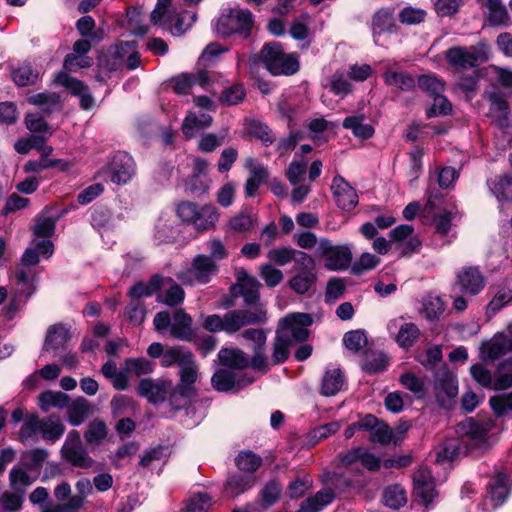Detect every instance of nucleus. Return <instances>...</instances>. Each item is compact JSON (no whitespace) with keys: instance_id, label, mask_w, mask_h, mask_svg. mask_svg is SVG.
Returning <instances> with one entry per match:
<instances>
[{"instance_id":"1","label":"nucleus","mask_w":512,"mask_h":512,"mask_svg":"<svg viewBox=\"0 0 512 512\" xmlns=\"http://www.w3.org/2000/svg\"><path fill=\"white\" fill-rule=\"evenodd\" d=\"M339 462L340 467L345 471L342 474L333 473L328 477V482L343 492H360L366 486V480L359 464L369 471H377L381 466V459L363 447L353 448L340 454Z\"/></svg>"},{"instance_id":"2","label":"nucleus","mask_w":512,"mask_h":512,"mask_svg":"<svg viewBox=\"0 0 512 512\" xmlns=\"http://www.w3.org/2000/svg\"><path fill=\"white\" fill-rule=\"evenodd\" d=\"M65 432V426L56 415H49L39 418L32 414L27 416L19 432V439L22 443L36 441L39 436L49 442H56Z\"/></svg>"},{"instance_id":"3","label":"nucleus","mask_w":512,"mask_h":512,"mask_svg":"<svg viewBox=\"0 0 512 512\" xmlns=\"http://www.w3.org/2000/svg\"><path fill=\"white\" fill-rule=\"evenodd\" d=\"M259 59L274 76L294 75L300 69L298 54L286 53L282 44L276 41L268 42L262 47Z\"/></svg>"},{"instance_id":"4","label":"nucleus","mask_w":512,"mask_h":512,"mask_svg":"<svg viewBox=\"0 0 512 512\" xmlns=\"http://www.w3.org/2000/svg\"><path fill=\"white\" fill-rule=\"evenodd\" d=\"M422 213L423 217L431 218L435 232L440 236L448 235L458 216L454 203L445 200L440 192H430Z\"/></svg>"},{"instance_id":"5","label":"nucleus","mask_w":512,"mask_h":512,"mask_svg":"<svg viewBox=\"0 0 512 512\" xmlns=\"http://www.w3.org/2000/svg\"><path fill=\"white\" fill-rule=\"evenodd\" d=\"M177 215L183 222L192 224L199 232L213 229L220 218V213L214 205L199 206L189 201L182 202L177 206Z\"/></svg>"},{"instance_id":"6","label":"nucleus","mask_w":512,"mask_h":512,"mask_svg":"<svg viewBox=\"0 0 512 512\" xmlns=\"http://www.w3.org/2000/svg\"><path fill=\"white\" fill-rule=\"evenodd\" d=\"M317 280L316 265L312 257L299 252L293 266V276L289 280L290 288L297 294L309 292Z\"/></svg>"},{"instance_id":"7","label":"nucleus","mask_w":512,"mask_h":512,"mask_svg":"<svg viewBox=\"0 0 512 512\" xmlns=\"http://www.w3.org/2000/svg\"><path fill=\"white\" fill-rule=\"evenodd\" d=\"M449 65L456 70L475 68L488 59L484 45L456 46L445 52Z\"/></svg>"},{"instance_id":"8","label":"nucleus","mask_w":512,"mask_h":512,"mask_svg":"<svg viewBox=\"0 0 512 512\" xmlns=\"http://www.w3.org/2000/svg\"><path fill=\"white\" fill-rule=\"evenodd\" d=\"M252 26L253 16L248 9L231 8L227 14L219 17L216 31L223 37L238 33L246 38L250 35Z\"/></svg>"},{"instance_id":"9","label":"nucleus","mask_w":512,"mask_h":512,"mask_svg":"<svg viewBox=\"0 0 512 512\" xmlns=\"http://www.w3.org/2000/svg\"><path fill=\"white\" fill-rule=\"evenodd\" d=\"M312 322L313 320L310 314L291 313L279 322L276 333L291 345L303 342L309 336L307 328Z\"/></svg>"},{"instance_id":"10","label":"nucleus","mask_w":512,"mask_h":512,"mask_svg":"<svg viewBox=\"0 0 512 512\" xmlns=\"http://www.w3.org/2000/svg\"><path fill=\"white\" fill-rule=\"evenodd\" d=\"M266 319V310L263 305L231 310L224 314V332L234 334L245 326L262 324Z\"/></svg>"},{"instance_id":"11","label":"nucleus","mask_w":512,"mask_h":512,"mask_svg":"<svg viewBox=\"0 0 512 512\" xmlns=\"http://www.w3.org/2000/svg\"><path fill=\"white\" fill-rule=\"evenodd\" d=\"M218 272V266L207 255L199 254L194 257L191 266L181 271L177 277L186 285L207 284Z\"/></svg>"},{"instance_id":"12","label":"nucleus","mask_w":512,"mask_h":512,"mask_svg":"<svg viewBox=\"0 0 512 512\" xmlns=\"http://www.w3.org/2000/svg\"><path fill=\"white\" fill-rule=\"evenodd\" d=\"M198 367L193 356L180 367V381L170 395V401L177 407L184 406L195 396L194 383L197 380Z\"/></svg>"},{"instance_id":"13","label":"nucleus","mask_w":512,"mask_h":512,"mask_svg":"<svg viewBox=\"0 0 512 512\" xmlns=\"http://www.w3.org/2000/svg\"><path fill=\"white\" fill-rule=\"evenodd\" d=\"M61 454L63 459L74 467L87 469L93 465V460L88 455L87 450L82 444L80 434L76 430L68 433L62 446Z\"/></svg>"},{"instance_id":"14","label":"nucleus","mask_w":512,"mask_h":512,"mask_svg":"<svg viewBox=\"0 0 512 512\" xmlns=\"http://www.w3.org/2000/svg\"><path fill=\"white\" fill-rule=\"evenodd\" d=\"M318 254L325 257V267L332 271L347 268L352 260V253L347 246H333L327 239H321Z\"/></svg>"},{"instance_id":"15","label":"nucleus","mask_w":512,"mask_h":512,"mask_svg":"<svg viewBox=\"0 0 512 512\" xmlns=\"http://www.w3.org/2000/svg\"><path fill=\"white\" fill-rule=\"evenodd\" d=\"M111 182L121 185L128 183L135 173V162L126 152L115 153L105 168Z\"/></svg>"},{"instance_id":"16","label":"nucleus","mask_w":512,"mask_h":512,"mask_svg":"<svg viewBox=\"0 0 512 512\" xmlns=\"http://www.w3.org/2000/svg\"><path fill=\"white\" fill-rule=\"evenodd\" d=\"M413 494L416 500L426 507L437 497L434 477L427 467H420L414 472Z\"/></svg>"},{"instance_id":"17","label":"nucleus","mask_w":512,"mask_h":512,"mask_svg":"<svg viewBox=\"0 0 512 512\" xmlns=\"http://www.w3.org/2000/svg\"><path fill=\"white\" fill-rule=\"evenodd\" d=\"M486 285V279L476 266L463 267L456 273L455 286L464 295L475 296Z\"/></svg>"},{"instance_id":"18","label":"nucleus","mask_w":512,"mask_h":512,"mask_svg":"<svg viewBox=\"0 0 512 512\" xmlns=\"http://www.w3.org/2000/svg\"><path fill=\"white\" fill-rule=\"evenodd\" d=\"M237 283L232 286L231 292L234 296H242L247 308H253L256 305H262L259 302V286L260 283L252 275L245 270H240L236 274Z\"/></svg>"},{"instance_id":"19","label":"nucleus","mask_w":512,"mask_h":512,"mask_svg":"<svg viewBox=\"0 0 512 512\" xmlns=\"http://www.w3.org/2000/svg\"><path fill=\"white\" fill-rule=\"evenodd\" d=\"M212 82L210 73L204 70H199L196 73H183L172 79L173 91L181 96L191 94L195 86L209 90Z\"/></svg>"},{"instance_id":"20","label":"nucleus","mask_w":512,"mask_h":512,"mask_svg":"<svg viewBox=\"0 0 512 512\" xmlns=\"http://www.w3.org/2000/svg\"><path fill=\"white\" fill-rule=\"evenodd\" d=\"M413 232V226L407 224L398 225L390 231V242L399 251L400 256H409L419 250L421 241L413 236Z\"/></svg>"},{"instance_id":"21","label":"nucleus","mask_w":512,"mask_h":512,"mask_svg":"<svg viewBox=\"0 0 512 512\" xmlns=\"http://www.w3.org/2000/svg\"><path fill=\"white\" fill-rule=\"evenodd\" d=\"M253 382V378L247 377L242 371L229 368L220 369L214 373L211 383L214 389L226 392L232 389H242Z\"/></svg>"},{"instance_id":"22","label":"nucleus","mask_w":512,"mask_h":512,"mask_svg":"<svg viewBox=\"0 0 512 512\" xmlns=\"http://www.w3.org/2000/svg\"><path fill=\"white\" fill-rule=\"evenodd\" d=\"M331 190L337 206L350 211L358 204V195L356 190L340 175H336L332 180Z\"/></svg>"},{"instance_id":"23","label":"nucleus","mask_w":512,"mask_h":512,"mask_svg":"<svg viewBox=\"0 0 512 512\" xmlns=\"http://www.w3.org/2000/svg\"><path fill=\"white\" fill-rule=\"evenodd\" d=\"M170 384V382L146 378L139 382L137 390L139 395L149 402L157 404L165 401Z\"/></svg>"},{"instance_id":"24","label":"nucleus","mask_w":512,"mask_h":512,"mask_svg":"<svg viewBox=\"0 0 512 512\" xmlns=\"http://www.w3.org/2000/svg\"><path fill=\"white\" fill-rule=\"evenodd\" d=\"M388 329L390 332L398 329V332L395 336V341L402 348L411 347L419 337L420 330L416 324L411 322H401L399 319H395L391 321L388 325Z\"/></svg>"},{"instance_id":"25","label":"nucleus","mask_w":512,"mask_h":512,"mask_svg":"<svg viewBox=\"0 0 512 512\" xmlns=\"http://www.w3.org/2000/svg\"><path fill=\"white\" fill-rule=\"evenodd\" d=\"M510 351H512V323L508 326L507 335H496L484 346L483 354L486 359L496 360Z\"/></svg>"},{"instance_id":"26","label":"nucleus","mask_w":512,"mask_h":512,"mask_svg":"<svg viewBox=\"0 0 512 512\" xmlns=\"http://www.w3.org/2000/svg\"><path fill=\"white\" fill-rule=\"evenodd\" d=\"M490 193L502 205L512 203V176L508 174L496 175L487 180Z\"/></svg>"},{"instance_id":"27","label":"nucleus","mask_w":512,"mask_h":512,"mask_svg":"<svg viewBox=\"0 0 512 512\" xmlns=\"http://www.w3.org/2000/svg\"><path fill=\"white\" fill-rule=\"evenodd\" d=\"M91 49L90 41L86 39L77 40L73 45V53L68 54L64 60V67L73 71L75 68H85L91 65L92 59L84 57Z\"/></svg>"},{"instance_id":"28","label":"nucleus","mask_w":512,"mask_h":512,"mask_svg":"<svg viewBox=\"0 0 512 512\" xmlns=\"http://www.w3.org/2000/svg\"><path fill=\"white\" fill-rule=\"evenodd\" d=\"M493 297L487 305V312L494 315L512 302V280H505L492 287Z\"/></svg>"},{"instance_id":"29","label":"nucleus","mask_w":512,"mask_h":512,"mask_svg":"<svg viewBox=\"0 0 512 512\" xmlns=\"http://www.w3.org/2000/svg\"><path fill=\"white\" fill-rule=\"evenodd\" d=\"M70 339L69 328L64 324L58 323L51 325L46 332L43 351L51 352L63 348Z\"/></svg>"},{"instance_id":"30","label":"nucleus","mask_w":512,"mask_h":512,"mask_svg":"<svg viewBox=\"0 0 512 512\" xmlns=\"http://www.w3.org/2000/svg\"><path fill=\"white\" fill-rule=\"evenodd\" d=\"M434 388L439 401H444L446 398H453L458 393L456 377L450 371H439L435 377Z\"/></svg>"},{"instance_id":"31","label":"nucleus","mask_w":512,"mask_h":512,"mask_svg":"<svg viewBox=\"0 0 512 512\" xmlns=\"http://www.w3.org/2000/svg\"><path fill=\"white\" fill-rule=\"evenodd\" d=\"M170 333L174 338L191 341L194 337L191 316L182 309L175 311L172 316Z\"/></svg>"},{"instance_id":"32","label":"nucleus","mask_w":512,"mask_h":512,"mask_svg":"<svg viewBox=\"0 0 512 512\" xmlns=\"http://www.w3.org/2000/svg\"><path fill=\"white\" fill-rule=\"evenodd\" d=\"M488 495L494 508L502 505L509 495V477L499 472L488 483Z\"/></svg>"},{"instance_id":"33","label":"nucleus","mask_w":512,"mask_h":512,"mask_svg":"<svg viewBox=\"0 0 512 512\" xmlns=\"http://www.w3.org/2000/svg\"><path fill=\"white\" fill-rule=\"evenodd\" d=\"M161 289L163 295L158 296V300L168 306H176L183 302L185 292L172 278L162 277Z\"/></svg>"},{"instance_id":"34","label":"nucleus","mask_w":512,"mask_h":512,"mask_svg":"<svg viewBox=\"0 0 512 512\" xmlns=\"http://www.w3.org/2000/svg\"><path fill=\"white\" fill-rule=\"evenodd\" d=\"M458 431L475 446H480L487 440V429L473 418L462 421L458 426Z\"/></svg>"},{"instance_id":"35","label":"nucleus","mask_w":512,"mask_h":512,"mask_svg":"<svg viewBox=\"0 0 512 512\" xmlns=\"http://www.w3.org/2000/svg\"><path fill=\"white\" fill-rule=\"evenodd\" d=\"M212 123V117L207 113L190 112L182 124V132L186 138H193L200 131L209 127Z\"/></svg>"},{"instance_id":"36","label":"nucleus","mask_w":512,"mask_h":512,"mask_svg":"<svg viewBox=\"0 0 512 512\" xmlns=\"http://www.w3.org/2000/svg\"><path fill=\"white\" fill-rule=\"evenodd\" d=\"M128 48H134V42H122L110 46L107 53L101 57V64L110 71L119 69L123 64L124 54L127 52Z\"/></svg>"},{"instance_id":"37","label":"nucleus","mask_w":512,"mask_h":512,"mask_svg":"<svg viewBox=\"0 0 512 512\" xmlns=\"http://www.w3.org/2000/svg\"><path fill=\"white\" fill-rule=\"evenodd\" d=\"M335 493L330 488H324L318 491L315 496L307 498L300 505L296 512H319L324 507L333 502Z\"/></svg>"},{"instance_id":"38","label":"nucleus","mask_w":512,"mask_h":512,"mask_svg":"<svg viewBox=\"0 0 512 512\" xmlns=\"http://www.w3.org/2000/svg\"><path fill=\"white\" fill-rule=\"evenodd\" d=\"M218 359L223 366L236 371H242L249 366L245 353L238 348H222L218 353Z\"/></svg>"},{"instance_id":"39","label":"nucleus","mask_w":512,"mask_h":512,"mask_svg":"<svg viewBox=\"0 0 512 512\" xmlns=\"http://www.w3.org/2000/svg\"><path fill=\"white\" fill-rule=\"evenodd\" d=\"M486 98L490 102V115L495 118L499 126L507 124L509 106L504 95L499 92H491L486 94Z\"/></svg>"},{"instance_id":"40","label":"nucleus","mask_w":512,"mask_h":512,"mask_svg":"<svg viewBox=\"0 0 512 512\" xmlns=\"http://www.w3.org/2000/svg\"><path fill=\"white\" fill-rule=\"evenodd\" d=\"M345 129L351 130L353 135L361 139H369L374 134L372 125L365 122L364 115L346 117L342 123Z\"/></svg>"},{"instance_id":"41","label":"nucleus","mask_w":512,"mask_h":512,"mask_svg":"<svg viewBox=\"0 0 512 512\" xmlns=\"http://www.w3.org/2000/svg\"><path fill=\"white\" fill-rule=\"evenodd\" d=\"M344 376L340 369L327 370L323 376L321 384V394L324 396H334L343 387Z\"/></svg>"},{"instance_id":"42","label":"nucleus","mask_w":512,"mask_h":512,"mask_svg":"<svg viewBox=\"0 0 512 512\" xmlns=\"http://www.w3.org/2000/svg\"><path fill=\"white\" fill-rule=\"evenodd\" d=\"M386 85L396 87L402 91H410L415 87L414 78L406 72L386 70L383 74Z\"/></svg>"},{"instance_id":"43","label":"nucleus","mask_w":512,"mask_h":512,"mask_svg":"<svg viewBox=\"0 0 512 512\" xmlns=\"http://www.w3.org/2000/svg\"><path fill=\"white\" fill-rule=\"evenodd\" d=\"M389 365L388 357L380 351H367L363 358L362 368L369 374L383 372Z\"/></svg>"},{"instance_id":"44","label":"nucleus","mask_w":512,"mask_h":512,"mask_svg":"<svg viewBox=\"0 0 512 512\" xmlns=\"http://www.w3.org/2000/svg\"><path fill=\"white\" fill-rule=\"evenodd\" d=\"M255 477L248 475L230 476L225 484V491L231 496H238L255 485Z\"/></svg>"},{"instance_id":"45","label":"nucleus","mask_w":512,"mask_h":512,"mask_svg":"<svg viewBox=\"0 0 512 512\" xmlns=\"http://www.w3.org/2000/svg\"><path fill=\"white\" fill-rule=\"evenodd\" d=\"M193 354L183 347H170L164 351L160 364L163 367L178 365L179 368L186 364Z\"/></svg>"},{"instance_id":"46","label":"nucleus","mask_w":512,"mask_h":512,"mask_svg":"<svg viewBox=\"0 0 512 512\" xmlns=\"http://www.w3.org/2000/svg\"><path fill=\"white\" fill-rule=\"evenodd\" d=\"M90 406L86 399L80 398L72 402L67 410V420L73 426H79L88 417Z\"/></svg>"},{"instance_id":"47","label":"nucleus","mask_w":512,"mask_h":512,"mask_svg":"<svg viewBox=\"0 0 512 512\" xmlns=\"http://www.w3.org/2000/svg\"><path fill=\"white\" fill-rule=\"evenodd\" d=\"M399 383L403 388L409 390L417 399H422L426 395V386L423 378L413 372H405L399 377Z\"/></svg>"},{"instance_id":"48","label":"nucleus","mask_w":512,"mask_h":512,"mask_svg":"<svg viewBox=\"0 0 512 512\" xmlns=\"http://www.w3.org/2000/svg\"><path fill=\"white\" fill-rule=\"evenodd\" d=\"M382 501L385 506L398 510L407 503L406 491L400 485H392L384 490Z\"/></svg>"},{"instance_id":"49","label":"nucleus","mask_w":512,"mask_h":512,"mask_svg":"<svg viewBox=\"0 0 512 512\" xmlns=\"http://www.w3.org/2000/svg\"><path fill=\"white\" fill-rule=\"evenodd\" d=\"M162 276H153L148 283L139 282L131 287L129 295L134 299L149 297L161 289Z\"/></svg>"},{"instance_id":"50","label":"nucleus","mask_w":512,"mask_h":512,"mask_svg":"<svg viewBox=\"0 0 512 512\" xmlns=\"http://www.w3.org/2000/svg\"><path fill=\"white\" fill-rule=\"evenodd\" d=\"M247 132L259 139L264 145L268 146L275 141V135L265 123L259 120H250L246 123Z\"/></svg>"},{"instance_id":"51","label":"nucleus","mask_w":512,"mask_h":512,"mask_svg":"<svg viewBox=\"0 0 512 512\" xmlns=\"http://www.w3.org/2000/svg\"><path fill=\"white\" fill-rule=\"evenodd\" d=\"M208 164L203 159H196L194 162V173L192 175V180H200L201 185L196 186L195 184L190 185V192L195 195H201L207 192L209 189V180L207 179L205 173L207 170Z\"/></svg>"},{"instance_id":"52","label":"nucleus","mask_w":512,"mask_h":512,"mask_svg":"<svg viewBox=\"0 0 512 512\" xmlns=\"http://www.w3.org/2000/svg\"><path fill=\"white\" fill-rule=\"evenodd\" d=\"M39 77V72L29 63H23L12 71V79L16 85L24 87L33 85Z\"/></svg>"},{"instance_id":"53","label":"nucleus","mask_w":512,"mask_h":512,"mask_svg":"<svg viewBox=\"0 0 512 512\" xmlns=\"http://www.w3.org/2000/svg\"><path fill=\"white\" fill-rule=\"evenodd\" d=\"M107 436V427L103 421H91L84 433L85 441L90 446H98Z\"/></svg>"},{"instance_id":"54","label":"nucleus","mask_w":512,"mask_h":512,"mask_svg":"<svg viewBox=\"0 0 512 512\" xmlns=\"http://www.w3.org/2000/svg\"><path fill=\"white\" fill-rule=\"evenodd\" d=\"M239 470L253 474L262 465V458L252 451H242L235 459Z\"/></svg>"},{"instance_id":"55","label":"nucleus","mask_w":512,"mask_h":512,"mask_svg":"<svg viewBox=\"0 0 512 512\" xmlns=\"http://www.w3.org/2000/svg\"><path fill=\"white\" fill-rule=\"evenodd\" d=\"M512 386V359L499 364L494 375V390H505Z\"/></svg>"},{"instance_id":"56","label":"nucleus","mask_w":512,"mask_h":512,"mask_svg":"<svg viewBox=\"0 0 512 512\" xmlns=\"http://www.w3.org/2000/svg\"><path fill=\"white\" fill-rule=\"evenodd\" d=\"M11 488L25 495L26 489L34 482V479L22 468H12L9 473Z\"/></svg>"},{"instance_id":"57","label":"nucleus","mask_w":512,"mask_h":512,"mask_svg":"<svg viewBox=\"0 0 512 512\" xmlns=\"http://www.w3.org/2000/svg\"><path fill=\"white\" fill-rule=\"evenodd\" d=\"M196 21V14L191 11H182L177 14L174 23L170 27V31L174 36L184 34Z\"/></svg>"},{"instance_id":"58","label":"nucleus","mask_w":512,"mask_h":512,"mask_svg":"<svg viewBox=\"0 0 512 512\" xmlns=\"http://www.w3.org/2000/svg\"><path fill=\"white\" fill-rule=\"evenodd\" d=\"M40 408L47 411L50 407L62 408L68 403V396L62 392L46 391L40 397Z\"/></svg>"},{"instance_id":"59","label":"nucleus","mask_w":512,"mask_h":512,"mask_svg":"<svg viewBox=\"0 0 512 512\" xmlns=\"http://www.w3.org/2000/svg\"><path fill=\"white\" fill-rule=\"evenodd\" d=\"M292 345L276 333L273 343V352L271 356V364L279 365L284 363L290 354V347Z\"/></svg>"},{"instance_id":"60","label":"nucleus","mask_w":512,"mask_h":512,"mask_svg":"<svg viewBox=\"0 0 512 512\" xmlns=\"http://www.w3.org/2000/svg\"><path fill=\"white\" fill-rule=\"evenodd\" d=\"M445 307L438 297L428 296L423 300L422 314L429 320L438 319L444 312Z\"/></svg>"},{"instance_id":"61","label":"nucleus","mask_w":512,"mask_h":512,"mask_svg":"<svg viewBox=\"0 0 512 512\" xmlns=\"http://www.w3.org/2000/svg\"><path fill=\"white\" fill-rule=\"evenodd\" d=\"M16 285V295L18 297L25 296V298L28 299L36 290L34 280L30 278L24 270L17 271Z\"/></svg>"},{"instance_id":"62","label":"nucleus","mask_w":512,"mask_h":512,"mask_svg":"<svg viewBox=\"0 0 512 512\" xmlns=\"http://www.w3.org/2000/svg\"><path fill=\"white\" fill-rule=\"evenodd\" d=\"M489 403L498 416H508L512 414V391L510 393L491 397Z\"/></svg>"},{"instance_id":"63","label":"nucleus","mask_w":512,"mask_h":512,"mask_svg":"<svg viewBox=\"0 0 512 512\" xmlns=\"http://www.w3.org/2000/svg\"><path fill=\"white\" fill-rule=\"evenodd\" d=\"M345 347L352 352H359L367 344V338L362 330H352L343 337Z\"/></svg>"},{"instance_id":"64","label":"nucleus","mask_w":512,"mask_h":512,"mask_svg":"<svg viewBox=\"0 0 512 512\" xmlns=\"http://www.w3.org/2000/svg\"><path fill=\"white\" fill-rule=\"evenodd\" d=\"M211 498L207 493H196L187 502L185 512H207Z\"/></svg>"}]
</instances>
